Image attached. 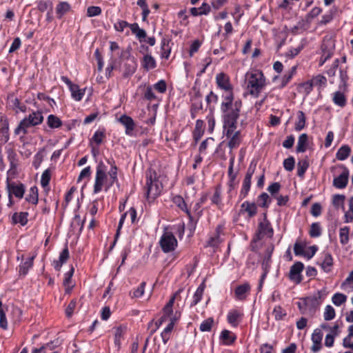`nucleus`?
<instances>
[{
  "label": "nucleus",
  "instance_id": "4468645a",
  "mask_svg": "<svg viewBox=\"0 0 353 353\" xmlns=\"http://www.w3.org/2000/svg\"><path fill=\"white\" fill-rule=\"evenodd\" d=\"M304 270V264L301 261L295 262L291 267L288 274V278L290 281L296 284H299L302 282L303 278L302 272Z\"/></svg>",
  "mask_w": 353,
  "mask_h": 353
},
{
  "label": "nucleus",
  "instance_id": "5fc2aeb1",
  "mask_svg": "<svg viewBox=\"0 0 353 353\" xmlns=\"http://www.w3.org/2000/svg\"><path fill=\"white\" fill-rule=\"evenodd\" d=\"M322 234V229L319 222L312 223L310 225L309 234L312 238L319 237Z\"/></svg>",
  "mask_w": 353,
  "mask_h": 353
},
{
  "label": "nucleus",
  "instance_id": "f257e3e1",
  "mask_svg": "<svg viewBox=\"0 0 353 353\" xmlns=\"http://www.w3.org/2000/svg\"><path fill=\"white\" fill-rule=\"evenodd\" d=\"M215 83L217 89L221 91L219 105L220 112L242 110V100L235 97L234 86L231 83L229 75L225 72L216 74Z\"/></svg>",
  "mask_w": 353,
  "mask_h": 353
},
{
  "label": "nucleus",
  "instance_id": "e2e57ef3",
  "mask_svg": "<svg viewBox=\"0 0 353 353\" xmlns=\"http://www.w3.org/2000/svg\"><path fill=\"white\" fill-rule=\"evenodd\" d=\"M334 18V11L332 10H330L325 14H324L321 17V19L318 22V25L319 26H323L330 23Z\"/></svg>",
  "mask_w": 353,
  "mask_h": 353
},
{
  "label": "nucleus",
  "instance_id": "4be33fe9",
  "mask_svg": "<svg viewBox=\"0 0 353 353\" xmlns=\"http://www.w3.org/2000/svg\"><path fill=\"white\" fill-rule=\"evenodd\" d=\"M39 203V190L36 185L32 186L28 193L25 197V202L22 203V207L24 209L28 210L30 208L27 203H30L37 205Z\"/></svg>",
  "mask_w": 353,
  "mask_h": 353
},
{
  "label": "nucleus",
  "instance_id": "1a4fd4ad",
  "mask_svg": "<svg viewBox=\"0 0 353 353\" xmlns=\"http://www.w3.org/2000/svg\"><path fill=\"white\" fill-rule=\"evenodd\" d=\"M6 190L8 194L21 199L26 192V185L20 181H11L9 177H7L6 181Z\"/></svg>",
  "mask_w": 353,
  "mask_h": 353
},
{
  "label": "nucleus",
  "instance_id": "f8f14e48",
  "mask_svg": "<svg viewBox=\"0 0 353 353\" xmlns=\"http://www.w3.org/2000/svg\"><path fill=\"white\" fill-rule=\"evenodd\" d=\"M258 213V205L255 202L245 201L241 203L239 211V215L245 216L247 219H250Z\"/></svg>",
  "mask_w": 353,
  "mask_h": 353
},
{
  "label": "nucleus",
  "instance_id": "6e6552de",
  "mask_svg": "<svg viewBox=\"0 0 353 353\" xmlns=\"http://www.w3.org/2000/svg\"><path fill=\"white\" fill-rule=\"evenodd\" d=\"M159 244L162 251L168 253L176 249L178 242L172 232L165 231L160 239Z\"/></svg>",
  "mask_w": 353,
  "mask_h": 353
},
{
  "label": "nucleus",
  "instance_id": "6e6d98bb",
  "mask_svg": "<svg viewBox=\"0 0 353 353\" xmlns=\"http://www.w3.org/2000/svg\"><path fill=\"white\" fill-rule=\"evenodd\" d=\"M257 202L258 206L263 208H268L271 202V199L266 192H263L258 196Z\"/></svg>",
  "mask_w": 353,
  "mask_h": 353
},
{
  "label": "nucleus",
  "instance_id": "393cba45",
  "mask_svg": "<svg viewBox=\"0 0 353 353\" xmlns=\"http://www.w3.org/2000/svg\"><path fill=\"white\" fill-rule=\"evenodd\" d=\"M243 312L241 310L232 309L227 314V321L233 327H236L243 320Z\"/></svg>",
  "mask_w": 353,
  "mask_h": 353
},
{
  "label": "nucleus",
  "instance_id": "de8ad7c7",
  "mask_svg": "<svg viewBox=\"0 0 353 353\" xmlns=\"http://www.w3.org/2000/svg\"><path fill=\"white\" fill-rule=\"evenodd\" d=\"M313 88L317 87L319 90L324 89L327 86V79L322 74H318L310 79Z\"/></svg>",
  "mask_w": 353,
  "mask_h": 353
},
{
  "label": "nucleus",
  "instance_id": "79ce46f5",
  "mask_svg": "<svg viewBox=\"0 0 353 353\" xmlns=\"http://www.w3.org/2000/svg\"><path fill=\"white\" fill-rule=\"evenodd\" d=\"M251 184H252V179L244 177L243 183H242L241 188V190L239 192V200H243L245 197L248 196L249 192L250 190Z\"/></svg>",
  "mask_w": 353,
  "mask_h": 353
},
{
  "label": "nucleus",
  "instance_id": "72a5a7b5",
  "mask_svg": "<svg viewBox=\"0 0 353 353\" xmlns=\"http://www.w3.org/2000/svg\"><path fill=\"white\" fill-rule=\"evenodd\" d=\"M332 102L334 105L343 108L347 105V97L345 93L340 90L333 92Z\"/></svg>",
  "mask_w": 353,
  "mask_h": 353
},
{
  "label": "nucleus",
  "instance_id": "603ef678",
  "mask_svg": "<svg viewBox=\"0 0 353 353\" xmlns=\"http://www.w3.org/2000/svg\"><path fill=\"white\" fill-rule=\"evenodd\" d=\"M146 286V282L142 281L139 286L136 288H133L130 292V296L132 299H139L143 296L145 293V288Z\"/></svg>",
  "mask_w": 353,
  "mask_h": 353
},
{
  "label": "nucleus",
  "instance_id": "338daca9",
  "mask_svg": "<svg viewBox=\"0 0 353 353\" xmlns=\"http://www.w3.org/2000/svg\"><path fill=\"white\" fill-rule=\"evenodd\" d=\"M51 179V171L49 168L45 170L41 174V185L43 188L48 186Z\"/></svg>",
  "mask_w": 353,
  "mask_h": 353
},
{
  "label": "nucleus",
  "instance_id": "0eeeda50",
  "mask_svg": "<svg viewBox=\"0 0 353 353\" xmlns=\"http://www.w3.org/2000/svg\"><path fill=\"white\" fill-rule=\"evenodd\" d=\"M127 27L130 28L132 33L136 36L140 43L145 41V38L147 37L146 32L141 28L137 23H129L126 21L119 20L114 24V30L119 32H123Z\"/></svg>",
  "mask_w": 353,
  "mask_h": 353
},
{
  "label": "nucleus",
  "instance_id": "cd10ccee",
  "mask_svg": "<svg viewBox=\"0 0 353 353\" xmlns=\"http://www.w3.org/2000/svg\"><path fill=\"white\" fill-rule=\"evenodd\" d=\"M123 77L128 78L132 76L137 70V62L134 57H129L127 59L126 62L124 63Z\"/></svg>",
  "mask_w": 353,
  "mask_h": 353
},
{
  "label": "nucleus",
  "instance_id": "8fccbe9b",
  "mask_svg": "<svg viewBox=\"0 0 353 353\" xmlns=\"http://www.w3.org/2000/svg\"><path fill=\"white\" fill-rule=\"evenodd\" d=\"M308 145V136L307 134H302L299 137L296 145V152H305Z\"/></svg>",
  "mask_w": 353,
  "mask_h": 353
},
{
  "label": "nucleus",
  "instance_id": "a878e982",
  "mask_svg": "<svg viewBox=\"0 0 353 353\" xmlns=\"http://www.w3.org/2000/svg\"><path fill=\"white\" fill-rule=\"evenodd\" d=\"M119 122L125 127V134L132 137L136 126L132 118L126 114H123L119 119Z\"/></svg>",
  "mask_w": 353,
  "mask_h": 353
},
{
  "label": "nucleus",
  "instance_id": "13d9d810",
  "mask_svg": "<svg viewBox=\"0 0 353 353\" xmlns=\"http://www.w3.org/2000/svg\"><path fill=\"white\" fill-rule=\"evenodd\" d=\"M272 315L276 321H281L287 315V313L281 305H276L273 309Z\"/></svg>",
  "mask_w": 353,
  "mask_h": 353
},
{
  "label": "nucleus",
  "instance_id": "f704fd0d",
  "mask_svg": "<svg viewBox=\"0 0 353 353\" xmlns=\"http://www.w3.org/2000/svg\"><path fill=\"white\" fill-rule=\"evenodd\" d=\"M204 129L205 122L201 119L196 120L193 131V138L196 143H197L203 137L204 134Z\"/></svg>",
  "mask_w": 353,
  "mask_h": 353
},
{
  "label": "nucleus",
  "instance_id": "aec40b11",
  "mask_svg": "<svg viewBox=\"0 0 353 353\" xmlns=\"http://www.w3.org/2000/svg\"><path fill=\"white\" fill-rule=\"evenodd\" d=\"M251 292V285L245 282L236 287L234 291V299L236 301H244L247 299Z\"/></svg>",
  "mask_w": 353,
  "mask_h": 353
},
{
  "label": "nucleus",
  "instance_id": "0e129e2a",
  "mask_svg": "<svg viewBox=\"0 0 353 353\" xmlns=\"http://www.w3.org/2000/svg\"><path fill=\"white\" fill-rule=\"evenodd\" d=\"M105 134L104 131L97 130L92 137L90 139V144L92 143H95L97 145H99L102 143L103 140L105 139Z\"/></svg>",
  "mask_w": 353,
  "mask_h": 353
},
{
  "label": "nucleus",
  "instance_id": "864d4df0",
  "mask_svg": "<svg viewBox=\"0 0 353 353\" xmlns=\"http://www.w3.org/2000/svg\"><path fill=\"white\" fill-rule=\"evenodd\" d=\"M172 323L168 324L167 326L163 329L161 333V337L164 345H166L172 337Z\"/></svg>",
  "mask_w": 353,
  "mask_h": 353
},
{
  "label": "nucleus",
  "instance_id": "a18cd8bd",
  "mask_svg": "<svg viewBox=\"0 0 353 353\" xmlns=\"http://www.w3.org/2000/svg\"><path fill=\"white\" fill-rule=\"evenodd\" d=\"M310 166L307 157L300 160L297 163V176L301 179L304 178L305 174Z\"/></svg>",
  "mask_w": 353,
  "mask_h": 353
},
{
  "label": "nucleus",
  "instance_id": "052dcab7",
  "mask_svg": "<svg viewBox=\"0 0 353 353\" xmlns=\"http://www.w3.org/2000/svg\"><path fill=\"white\" fill-rule=\"evenodd\" d=\"M322 12V9L319 7L313 8L305 16V21L308 23L317 17Z\"/></svg>",
  "mask_w": 353,
  "mask_h": 353
},
{
  "label": "nucleus",
  "instance_id": "39448f33",
  "mask_svg": "<svg viewBox=\"0 0 353 353\" xmlns=\"http://www.w3.org/2000/svg\"><path fill=\"white\" fill-rule=\"evenodd\" d=\"M145 195L148 201L154 200L158 197L163 190L162 183L157 178L154 170H150L146 174Z\"/></svg>",
  "mask_w": 353,
  "mask_h": 353
},
{
  "label": "nucleus",
  "instance_id": "49530a36",
  "mask_svg": "<svg viewBox=\"0 0 353 353\" xmlns=\"http://www.w3.org/2000/svg\"><path fill=\"white\" fill-rule=\"evenodd\" d=\"M306 124V117L303 111H298L296 112V120L294 123V130L296 131H301L305 127Z\"/></svg>",
  "mask_w": 353,
  "mask_h": 353
},
{
  "label": "nucleus",
  "instance_id": "20e7f679",
  "mask_svg": "<svg viewBox=\"0 0 353 353\" xmlns=\"http://www.w3.org/2000/svg\"><path fill=\"white\" fill-rule=\"evenodd\" d=\"M42 110H32V112L20 121L17 128L14 130V134L19 137L20 141H23L25 135L28 133V129L41 125L43 122Z\"/></svg>",
  "mask_w": 353,
  "mask_h": 353
},
{
  "label": "nucleus",
  "instance_id": "a19ab883",
  "mask_svg": "<svg viewBox=\"0 0 353 353\" xmlns=\"http://www.w3.org/2000/svg\"><path fill=\"white\" fill-rule=\"evenodd\" d=\"M125 333V329L121 326L114 328V343L118 350L121 348V341L124 339Z\"/></svg>",
  "mask_w": 353,
  "mask_h": 353
},
{
  "label": "nucleus",
  "instance_id": "5701e85b",
  "mask_svg": "<svg viewBox=\"0 0 353 353\" xmlns=\"http://www.w3.org/2000/svg\"><path fill=\"white\" fill-rule=\"evenodd\" d=\"M202 205H203L197 201L195 202L192 205V212L191 211V212L192 214L193 220L192 221L188 220V224L190 229L193 231L195 230L197 223L203 214V210L201 209Z\"/></svg>",
  "mask_w": 353,
  "mask_h": 353
},
{
  "label": "nucleus",
  "instance_id": "c03bdc74",
  "mask_svg": "<svg viewBox=\"0 0 353 353\" xmlns=\"http://www.w3.org/2000/svg\"><path fill=\"white\" fill-rule=\"evenodd\" d=\"M205 288V285L204 282L201 283L199 286L197 288L196 292L193 295L192 301L190 303L191 307L195 306L201 301Z\"/></svg>",
  "mask_w": 353,
  "mask_h": 353
},
{
  "label": "nucleus",
  "instance_id": "9b49d317",
  "mask_svg": "<svg viewBox=\"0 0 353 353\" xmlns=\"http://www.w3.org/2000/svg\"><path fill=\"white\" fill-rule=\"evenodd\" d=\"M61 80L68 85L71 92V97L74 100L76 101H80L82 100L85 95V89H80L77 84L73 83L66 76H61Z\"/></svg>",
  "mask_w": 353,
  "mask_h": 353
},
{
  "label": "nucleus",
  "instance_id": "37998d69",
  "mask_svg": "<svg viewBox=\"0 0 353 353\" xmlns=\"http://www.w3.org/2000/svg\"><path fill=\"white\" fill-rule=\"evenodd\" d=\"M71 9L70 3L67 1H61L56 6V14L58 19H61Z\"/></svg>",
  "mask_w": 353,
  "mask_h": 353
},
{
  "label": "nucleus",
  "instance_id": "7ed1b4c3",
  "mask_svg": "<svg viewBox=\"0 0 353 353\" xmlns=\"http://www.w3.org/2000/svg\"><path fill=\"white\" fill-rule=\"evenodd\" d=\"M245 84L248 93L254 98L259 97L266 85V79L261 70H255L245 73Z\"/></svg>",
  "mask_w": 353,
  "mask_h": 353
},
{
  "label": "nucleus",
  "instance_id": "774afa93",
  "mask_svg": "<svg viewBox=\"0 0 353 353\" xmlns=\"http://www.w3.org/2000/svg\"><path fill=\"white\" fill-rule=\"evenodd\" d=\"M108 163L111 165V168L108 173L112 179V183L110 184V185H112L114 182L118 181L117 167L115 165L114 160H112V162L110 161H108Z\"/></svg>",
  "mask_w": 353,
  "mask_h": 353
},
{
  "label": "nucleus",
  "instance_id": "412c9836",
  "mask_svg": "<svg viewBox=\"0 0 353 353\" xmlns=\"http://www.w3.org/2000/svg\"><path fill=\"white\" fill-rule=\"evenodd\" d=\"M172 203L183 212H184L188 220L192 221V214L185 199L181 195H174L172 198Z\"/></svg>",
  "mask_w": 353,
  "mask_h": 353
},
{
  "label": "nucleus",
  "instance_id": "680f3d73",
  "mask_svg": "<svg viewBox=\"0 0 353 353\" xmlns=\"http://www.w3.org/2000/svg\"><path fill=\"white\" fill-rule=\"evenodd\" d=\"M350 228L347 226L341 228L339 231L340 243L346 245L349 242Z\"/></svg>",
  "mask_w": 353,
  "mask_h": 353
},
{
  "label": "nucleus",
  "instance_id": "dca6fc26",
  "mask_svg": "<svg viewBox=\"0 0 353 353\" xmlns=\"http://www.w3.org/2000/svg\"><path fill=\"white\" fill-rule=\"evenodd\" d=\"M225 225L219 223L216 226L214 233L208 239L207 244L212 248H217L223 241L222 236L224 235Z\"/></svg>",
  "mask_w": 353,
  "mask_h": 353
},
{
  "label": "nucleus",
  "instance_id": "bb28decb",
  "mask_svg": "<svg viewBox=\"0 0 353 353\" xmlns=\"http://www.w3.org/2000/svg\"><path fill=\"white\" fill-rule=\"evenodd\" d=\"M69 258H70V252H69L68 244L66 243L65 245V248L60 252L59 259L54 260L52 263V265L54 267L55 270L60 271L62 265L67 262V261L69 259Z\"/></svg>",
  "mask_w": 353,
  "mask_h": 353
},
{
  "label": "nucleus",
  "instance_id": "c756f323",
  "mask_svg": "<svg viewBox=\"0 0 353 353\" xmlns=\"http://www.w3.org/2000/svg\"><path fill=\"white\" fill-rule=\"evenodd\" d=\"M323 332L320 330H315L312 334V345L311 347V350L314 353H316L321 350L322 347V339H323Z\"/></svg>",
  "mask_w": 353,
  "mask_h": 353
},
{
  "label": "nucleus",
  "instance_id": "423d86ee",
  "mask_svg": "<svg viewBox=\"0 0 353 353\" xmlns=\"http://www.w3.org/2000/svg\"><path fill=\"white\" fill-rule=\"evenodd\" d=\"M190 97V114L192 119H194L198 114L203 113L205 110L203 103V95L200 89L196 86L192 87L189 93ZM207 109L205 108V110Z\"/></svg>",
  "mask_w": 353,
  "mask_h": 353
},
{
  "label": "nucleus",
  "instance_id": "c9c22d12",
  "mask_svg": "<svg viewBox=\"0 0 353 353\" xmlns=\"http://www.w3.org/2000/svg\"><path fill=\"white\" fill-rule=\"evenodd\" d=\"M142 68L148 71L157 67L155 59L151 54H145L141 61Z\"/></svg>",
  "mask_w": 353,
  "mask_h": 353
},
{
  "label": "nucleus",
  "instance_id": "ea45409f",
  "mask_svg": "<svg viewBox=\"0 0 353 353\" xmlns=\"http://www.w3.org/2000/svg\"><path fill=\"white\" fill-rule=\"evenodd\" d=\"M211 11L210 6L207 3H203L202 5L199 8H191L190 10V14L194 17H197L199 15H207Z\"/></svg>",
  "mask_w": 353,
  "mask_h": 353
},
{
  "label": "nucleus",
  "instance_id": "3c124183",
  "mask_svg": "<svg viewBox=\"0 0 353 353\" xmlns=\"http://www.w3.org/2000/svg\"><path fill=\"white\" fill-rule=\"evenodd\" d=\"M351 148L348 145H343L339 148L336 153V157L339 161H344L350 156Z\"/></svg>",
  "mask_w": 353,
  "mask_h": 353
},
{
  "label": "nucleus",
  "instance_id": "6ab92c4d",
  "mask_svg": "<svg viewBox=\"0 0 353 353\" xmlns=\"http://www.w3.org/2000/svg\"><path fill=\"white\" fill-rule=\"evenodd\" d=\"M333 257L327 251H323L321 254V256L319 259L317 264L321 266V269L326 273H329L332 271L334 262Z\"/></svg>",
  "mask_w": 353,
  "mask_h": 353
},
{
  "label": "nucleus",
  "instance_id": "69168bd1",
  "mask_svg": "<svg viewBox=\"0 0 353 353\" xmlns=\"http://www.w3.org/2000/svg\"><path fill=\"white\" fill-rule=\"evenodd\" d=\"M346 300H347V296L345 295L344 294L339 293V292L335 293L332 298V303L336 306L341 305L343 303H344L346 301Z\"/></svg>",
  "mask_w": 353,
  "mask_h": 353
},
{
  "label": "nucleus",
  "instance_id": "a211bd4d",
  "mask_svg": "<svg viewBox=\"0 0 353 353\" xmlns=\"http://www.w3.org/2000/svg\"><path fill=\"white\" fill-rule=\"evenodd\" d=\"M9 121L7 116L0 112V143L4 144L10 139Z\"/></svg>",
  "mask_w": 353,
  "mask_h": 353
},
{
  "label": "nucleus",
  "instance_id": "58836bf2",
  "mask_svg": "<svg viewBox=\"0 0 353 353\" xmlns=\"http://www.w3.org/2000/svg\"><path fill=\"white\" fill-rule=\"evenodd\" d=\"M274 250V246L272 244H271L270 246H268L267 248V249L265 250V256L263 257V262H262V268H263V270H268V271L270 270L271 263H272L271 257H272V254L273 253Z\"/></svg>",
  "mask_w": 353,
  "mask_h": 353
},
{
  "label": "nucleus",
  "instance_id": "2eb2a0df",
  "mask_svg": "<svg viewBox=\"0 0 353 353\" xmlns=\"http://www.w3.org/2000/svg\"><path fill=\"white\" fill-rule=\"evenodd\" d=\"M298 65H294L290 69L287 70L282 77L279 75L274 76L272 79L273 82H276L277 81H280V83L278 85V88L283 89L285 88L288 84L291 81L293 77L296 74Z\"/></svg>",
  "mask_w": 353,
  "mask_h": 353
},
{
  "label": "nucleus",
  "instance_id": "4c0bfd02",
  "mask_svg": "<svg viewBox=\"0 0 353 353\" xmlns=\"http://www.w3.org/2000/svg\"><path fill=\"white\" fill-rule=\"evenodd\" d=\"M29 213L28 212H14L12 216V221L14 224L19 223L22 226L26 225L28 221Z\"/></svg>",
  "mask_w": 353,
  "mask_h": 353
},
{
  "label": "nucleus",
  "instance_id": "4d7b16f0",
  "mask_svg": "<svg viewBox=\"0 0 353 353\" xmlns=\"http://www.w3.org/2000/svg\"><path fill=\"white\" fill-rule=\"evenodd\" d=\"M214 325V320L212 317H209L204 320L199 326V330L202 332H210Z\"/></svg>",
  "mask_w": 353,
  "mask_h": 353
},
{
  "label": "nucleus",
  "instance_id": "473e14b6",
  "mask_svg": "<svg viewBox=\"0 0 353 353\" xmlns=\"http://www.w3.org/2000/svg\"><path fill=\"white\" fill-rule=\"evenodd\" d=\"M220 339L224 345H231L236 340V336L234 333L228 330H223L221 332Z\"/></svg>",
  "mask_w": 353,
  "mask_h": 353
},
{
  "label": "nucleus",
  "instance_id": "f03ea898",
  "mask_svg": "<svg viewBox=\"0 0 353 353\" xmlns=\"http://www.w3.org/2000/svg\"><path fill=\"white\" fill-rule=\"evenodd\" d=\"M242 110H231L220 112L223 124V132L229 140L228 146L231 149L238 148L241 143V132L236 130L238 127V120Z\"/></svg>",
  "mask_w": 353,
  "mask_h": 353
},
{
  "label": "nucleus",
  "instance_id": "b1692460",
  "mask_svg": "<svg viewBox=\"0 0 353 353\" xmlns=\"http://www.w3.org/2000/svg\"><path fill=\"white\" fill-rule=\"evenodd\" d=\"M107 175L105 171L101 169L99 166L97 168L95 181L94 184L93 192L97 194L102 190L104 181L106 179Z\"/></svg>",
  "mask_w": 353,
  "mask_h": 353
},
{
  "label": "nucleus",
  "instance_id": "7c9ffc66",
  "mask_svg": "<svg viewBox=\"0 0 353 353\" xmlns=\"http://www.w3.org/2000/svg\"><path fill=\"white\" fill-rule=\"evenodd\" d=\"M8 101L12 109L14 110L17 113L19 111L21 112H25L26 111V105L22 103L18 98L14 97L13 94H8Z\"/></svg>",
  "mask_w": 353,
  "mask_h": 353
},
{
  "label": "nucleus",
  "instance_id": "9d476101",
  "mask_svg": "<svg viewBox=\"0 0 353 353\" xmlns=\"http://www.w3.org/2000/svg\"><path fill=\"white\" fill-rule=\"evenodd\" d=\"M274 234V230L272 227L271 223L267 219L266 214H264V218L258 225L257 231L253 238L254 241H261L264 236L267 235L268 237H272Z\"/></svg>",
  "mask_w": 353,
  "mask_h": 353
},
{
  "label": "nucleus",
  "instance_id": "f3484780",
  "mask_svg": "<svg viewBox=\"0 0 353 353\" xmlns=\"http://www.w3.org/2000/svg\"><path fill=\"white\" fill-rule=\"evenodd\" d=\"M343 170L342 173L335 177L333 180V185L337 189H344L347 187L349 181L350 171L346 166L343 164L337 165Z\"/></svg>",
  "mask_w": 353,
  "mask_h": 353
},
{
  "label": "nucleus",
  "instance_id": "e433bc0d",
  "mask_svg": "<svg viewBox=\"0 0 353 353\" xmlns=\"http://www.w3.org/2000/svg\"><path fill=\"white\" fill-rule=\"evenodd\" d=\"M206 109L212 112L214 110V105L218 103L219 96L214 91L211 90L205 97Z\"/></svg>",
  "mask_w": 353,
  "mask_h": 353
},
{
  "label": "nucleus",
  "instance_id": "ddd939ff",
  "mask_svg": "<svg viewBox=\"0 0 353 353\" xmlns=\"http://www.w3.org/2000/svg\"><path fill=\"white\" fill-rule=\"evenodd\" d=\"M327 295L325 290H319L316 294L312 296H309L303 299V303L305 306L316 308L324 300Z\"/></svg>",
  "mask_w": 353,
  "mask_h": 353
},
{
  "label": "nucleus",
  "instance_id": "09e8293b",
  "mask_svg": "<svg viewBox=\"0 0 353 353\" xmlns=\"http://www.w3.org/2000/svg\"><path fill=\"white\" fill-rule=\"evenodd\" d=\"M46 123L50 129L59 128L63 125L61 119L54 114L48 116Z\"/></svg>",
  "mask_w": 353,
  "mask_h": 353
},
{
  "label": "nucleus",
  "instance_id": "bf43d9fd",
  "mask_svg": "<svg viewBox=\"0 0 353 353\" xmlns=\"http://www.w3.org/2000/svg\"><path fill=\"white\" fill-rule=\"evenodd\" d=\"M163 316L159 319L158 322L156 323L157 327L161 325L163 322L167 321L168 318L173 314V309L172 307L165 305L164 307L163 308Z\"/></svg>",
  "mask_w": 353,
  "mask_h": 353
},
{
  "label": "nucleus",
  "instance_id": "c85d7f7f",
  "mask_svg": "<svg viewBox=\"0 0 353 353\" xmlns=\"http://www.w3.org/2000/svg\"><path fill=\"white\" fill-rule=\"evenodd\" d=\"M210 201L212 205H215L219 210L223 209L224 204L223 203L222 188L220 184L214 187V193L210 198Z\"/></svg>",
  "mask_w": 353,
  "mask_h": 353
},
{
  "label": "nucleus",
  "instance_id": "2f4dec72",
  "mask_svg": "<svg viewBox=\"0 0 353 353\" xmlns=\"http://www.w3.org/2000/svg\"><path fill=\"white\" fill-rule=\"evenodd\" d=\"M35 255L28 258L25 261L21 262L17 268L19 276L25 277L30 269H31L34 264V259Z\"/></svg>",
  "mask_w": 353,
  "mask_h": 353
}]
</instances>
